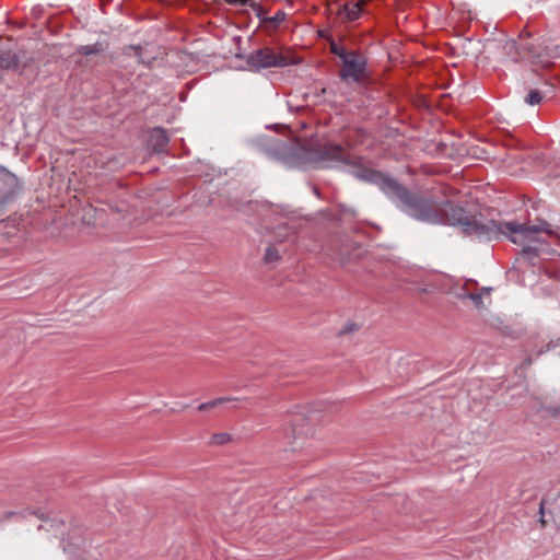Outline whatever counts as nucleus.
Here are the masks:
<instances>
[{
  "instance_id": "nucleus-25",
  "label": "nucleus",
  "mask_w": 560,
  "mask_h": 560,
  "mask_svg": "<svg viewBox=\"0 0 560 560\" xmlns=\"http://www.w3.org/2000/svg\"><path fill=\"white\" fill-rule=\"evenodd\" d=\"M34 513L38 516V518L43 517V514H38L37 512H34Z\"/></svg>"
},
{
  "instance_id": "nucleus-7",
  "label": "nucleus",
  "mask_w": 560,
  "mask_h": 560,
  "mask_svg": "<svg viewBox=\"0 0 560 560\" xmlns=\"http://www.w3.org/2000/svg\"><path fill=\"white\" fill-rule=\"evenodd\" d=\"M19 190V178L8 168L0 165V209L4 207Z\"/></svg>"
},
{
  "instance_id": "nucleus-20",
  "label": "nucleus",
  "mask_w": 560,
  "mask_h": 560,
  "mask_svg": "<svg viewBox=\"0 0 560 560\" xmlns=\"http://www.w3.org/2000/svg\"><path fill=\"white\" fill-rule=\"evenodd\" d=\"M535 56L546 57V58H556V57L560 56V54H558V51L555 49H550L549 47H546L544 52H537V54H535Z\"/></svg>"
},
{
  "instance_id": "nucleus-19",
  "label": "nucleus",
  "mask_w": 560,
  "mask_h": 560,
  "mask_svg": "<svg viewBox=\"0 0 560 560\" xmlns=\"http://www.w3.org/2000/svg\"><path fill=\"white\" fill-rule=\"evenodd\" d=\"M63 525L62 523H57L55 521H46L45 525H40L39 528H45L46 530H54L57 535L59 533V527Z\"/></svg>"
},
{
  "instance_id": "nucleus-27",
  "label": "nucleus",
  "mask_w": 560,
  "mask_h": 560,
  "mask_svg": "<svg viewBox=\"0 0 560 560\" xmlns=\"http://www.w3.org/2000/svg\"><path fill=\"white\" fill-rule=\"evenodd\" d=\"M317 35H318V36H322V35H324V33H323V32H320V31H318V32H317Z\"/></svg>"
},
{
  "instance_id": "nucleus-8",
  "label": "nucleus",
  "mask_w": 560,
  "mask_h": 560,
  "mask_svg": "<svg viewBox=\"0 0 560 560\" xmlns=\"http://www.w3.org/2000/svg\"><path fill=\"white\" fill-rule=\"evenodd\" d=\"M365 0H351L343 5H340L337 11L340 21L352 22L355 21L362 13Z\"/></svg>"
},
{
  "instance_id": "nucleus-11",
  "label": "nucleus",
  "mask_w": 560,
  "mask_h": 560,
  "mask_svg": "<svg viewBox=\"0 0 560 560\" xmlns=\"http://www.w3.org/2000/svg\"><path fill=\"white\" fill-rule=\"evenodd\" d=\"M240 400H243V398H240V397H219V398L212 399L210 401L200 404L198 406V410L207 411V410H210L212 408L219 407V406L223 405L224 402L240 401Z\"/></svg>"
},
{
  "instance_id": "nucleus-12",
  "label": "nucleus",
  "mask_w": 560,
  "mask_h": 560,
  "mask_svg": "<svg viewBox=\"0 0 560 560\" xmlns=\"http://www.w3.org/2000/svg\"><path fill=\"white\" fill-rule=\"evenodd\" d=\"M305 420V416L303 412L294 413L293 419L291 420L292 425V434L294 438L305 435L307 432L302 428V421Z\"/></svg>"
},
{
  "instance_id": "nucleus-26",
  "label": "nucleus",
  "mask_w": 560,
  "mask_h": 560,
  "mask_svg": "<svg viewBox=\"0 0 560 560\" xmlns=\"http://www.w3.org/2000/svg\"><path fill=\"white\" fill-rule=\"evenodd\" d=\"M49 33H50V34H54V33H56V31H55V30H52V28H50V30H49Z\"/></svg>"
},
{
  "instance_id": "nucleus-18",
  "label": "nucleus",
  "mask_w": 560,
  "mask_h": 560,
  "mask_svg": "<svg viewBox=\"0 0 560 560\" xmlns=\"http://www.w3.org/2000/svg\"><path fill=\"white\" fill-rule=\"evenodd\" d=\"M102 49H103L102 45L100 43H96L94 45L82 46L80 48V51L83 55H92V54H96V52L101 51Z\"/></svg>"
},
{
  "instance_id": "nucleus-1",
  "label": "nucleus",
  "mask_w": 560,
  "mask_h": 560,
  "mask_svg": "<svg viewBox=\"0 0 560 560\" xmlns=\"http://www.w3.org/2000/svg\"><path fill=\"white\" fill-rule=\"evenodd\" d=\"M266 154L289 167L314 164L317 167H340L352 164V156L343 148L332 143H320L306 148L299 141L291 143L260 137L257 140Z\"/></svg>"
},
{
  "instance_id": "nucleus-10",
  "label": "nucleus",
  "mask_w": 560,
  "mask_h": 560,
  "mask_svg": "<svg viewBox=\"0 0 560 560\" xmlns=\"http://www.w3.org/2000/svg\"><path fill=\"white\" fill-rule=\"evenodd\" d=\"M20 58L10 51L0 52V69H19Z\"/></svg>"
},
{
  "instance_id": "nucleus-21",
  "label": "nucleus",
  "mask_w": 560,
  "mask_h": 560,
  "mask_svg": "<svg viewBox=\"0 0 560 560\" xmlns=\"http://www.w3.org/2000/svg\"><path fill=\"white\" fill-rule=\"evenodd\" d=\"M225 2H228L229 4H248V5H255V3L258 1V0H224Z\"/></svg>"
},
{
  "instance_id": "nucleus-17",
  "label": "nucleus",
  "mask_w": 560,
  "mask_h": 560,
  "mask_svg": "<svg viewBox=\"0 0 560 560\" xmlns=\"http://www.w3.org/2000/svg\"><path fill=\"white\" fill-rule=\"evenodd\" d=\"M458 298L464 299L468 298L470 299L477 307L482 306V294L481 293H458Z\"/></svg>"
},
{
  "instance_id": "nucleus-4",
  "label": "nucleus",
  "mask_w": 560,
  "mask_h": 560,
  "mask_svg": "<svg viewBox=\"0 0 560 560\" xmlns=\"http://www.w3.org/2000/svg\"><path fill=\"white\" fill-rule=\"evenodd\" d=\"M499 231L495 233V238L506 236L512 243L524 246V252L530 253L536 250L530 246L532 243L544 242L542 234L552 235L555 232L551 226L542 220L537 223H518L516 221L497 222Z\"/></svg>"
},
{
  "instance_id": "nucleus-9",
  "label": "nucleus",
  "mask_w": 560,
  "mask_h": 560,
  "mask_svg": "<svg viewBox=\"0 0 560 560\" xmlns=\"http://www.w3.org/2000/svg\"><path fill=\"white\" fill-rule=\"evenodd\" d=\"M168 142V137L164 129L154 128L149 136V144L156 153L163 152Z\"/></svg>"
},
{
  "instance_id": "nucleus-3",
  "label": "nucleus",
  "mask_w": 560,
  "mask_h": 560,
  "mask_svg": "<svg viewBox=\"0 0 560 560\" xmlns=\"http://www.w3.org/2000/svg\"><path fill=\"white\" fill-rule=\"evenodd\" d=\"M442 211L452 225H458L462 231L479 240L493 241L499 231L497 222L493 220L485 221L481 215L467 211L463 207H455L451 201H446Z\"/></svg>"
},
{
  "instance_id": "nucleus-2",
  "label": "nucleus",
  "mask_w": 560,
  "mask_h": 560,
  "mask_svg": "<svg viewBox=\"0 0 560 560\" xmlns=\"http://www.w3.org/2000/svg\"><path fill=\"white\" fill-rule=\"evenodd\" d=\"M355 176L360 179L375 183L398 208L408 215L424 222L439 221L435 206L418 197L400 186L396 180L372 170H359Z\"/></svg>"
},
{
  "instance_id": "nucleus-5",
  "label": "nucleus",
  "mask_w": 560,
  "mask_h": 560,
  "mask_svg": "<svg viewBox=\"0 0 560 560\" xmlns=\"http://www.w3.org/2000/svg\"><path fill=\"white\" fill-rule=\"evenodd\" d=\"M330 50L340 59L339 77L342 81L358 83L365 78L366 59L361 51L348 49L335 40L330 42Z\"/></svg>"
},
{
  "instance_id": "nucleus-14",
  "label": "nucleus",
  "mask_w": 560,
  "mask_h": 560,
  "mask_svg": "<svg viewBox=\"0 0 560 560\" xmlns=\"http://www.w3.org/2000/svg\"><path fill=\"white\" fill-rule=\"evenodd\" d=\"M231 440V435L225 432L215 433L210 439V445H224L229 443Z\"/></svg>"
},
{
  "instance_id": "nucleus-16",
  "label": "nucleus",
  "mask_w": 560,
  "mask_h": 560,
  "mask_svg": "<svg viewBox=\"0 0 560 560\" xmlns=\"http://www.w3.org/2000/svg\"><path fill=\"white\" fill-rule=\"evenodd\" d=\"M280 258L279 252L275 246H268L265 253V262H275Z\"/></svg>"
},
{
  "instance_id": "nucleus-6",
  "label": "nucleus",
  "mask_w": 560,
  "mask_h": 560,
  "mask_svg": "<svg viewBox=\"0 0 560 560\" xmlns=\"http://www.w3.org/2000/svg\"><path fill=\"white\" fill-rule=\"evenodd\" d=\"M291 61L284 57L275 54L269 49H260L248 56V65L253 68L284 67Z\"/></svg>"
},
{
  "instance_id": "nucleus-15",
  "label": "nucleus",
  "mask_w": 560,
  "mask_h": 560,
  "mask_svg": "<svg viewBox=\"0 0 560 560\" xmlns=\"http://www.w3.org/2000/svg\"><path fill=\"white\" fill-rule=\"evenodd\" d=\"M541 100L542 95L538 90H532L525 97V102L530 106L539 104Z\"/></svg>"
},
{
  "instance_id": "nucleus-22",
  "label": "nucleus",
  "mask_w": 560,
  "mask_h": 560,
  "mask_svg": "<svg viewBox=\"0 0 560 560\" xmlns=\"http://www.w3.org/2000/svg\"><path fill=\"white\" fill-rule=\"evenodd\" d=\"M358 329V326L353 323H348L343 326L342 334L352 332Z\"/></svg>"
},
{
  "instance_id": "nucleus-24",
  "label": "nucleus",
  "mask_w": 560,
  "mask_h": 560,
  "mask_svg": "<svg viewBox=\"0 0 560 560\" xmlns=\"http://www.w3.org/2000/svg\"><path fill=\"white\" fill-rule=\"evenodd\" d=\"M63 551L68 552V553H71V550H70L69 546H63Z\"/></svg>"
},
{
  "instance_id": "nucleus-23",
  "label": "nucleus",
  "mask_w": 560,
  "mask_h": 560,
  "mask_svg": "<svg viewBox=\"0 0 560 560\" xmlns=\"http://www.w3.org/2000/svg\"><path fill=\"white\" fill-rule=\"evenodd\" d=\"M489 26H490V25H488L487 27H485V31H486V32L494 33L495 31H499V32H501V33H504V31H503V30H501V28H499V27H498V24L493 25L492 30H490V28H489Z\"/></svg>"
},
{
  "instance_id": "nucleus-13",
  "label": "nucleus",
  "mask_w": 560,
  "mask_h": 560,
  "mask_svg": "<svg viewBox=\"0 0 560 560\" xmlns=\"http://www.w3.org/2000/svg\"><path fill=\"white\" fill-rule=\"evenodd\" d=\"M505 49L508 50V54L515 60L525 56V52L521 51L520 44L515 38L506 42Z\"/></svg>"
}]
</instances>
